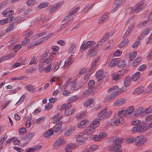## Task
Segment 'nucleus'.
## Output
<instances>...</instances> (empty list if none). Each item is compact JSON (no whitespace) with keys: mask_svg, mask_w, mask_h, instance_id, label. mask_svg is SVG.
Returning a JSON list of instances; mask_svg holds the SVG:
<instances>
[{"mask_svg":"<svg viewBox=\"0 0 152 152\" xmlns=\"http://www.w3.org/2000/svg\"><path fill=\"white\" fill-rule=\"evenodd\" d=\"M145 139L144 136L142 135H139L134 138L132 137L126 138L124 139L125 141L127 142H145Z\"/></svg>","mask_w":152,"mask_h":152,"instance_id":"nucleus-1","label":"nucleus"},{"mask_svg":"<svg viewBox=\"0 0 152 152\" xmlns=\"http://www.w3.org/2000/svg\"><path fill=\"white\" fill-rule=\"evenodd\" d=\"M71 106L70 104H64L61 107V109H65V114L66 115H70L75 111V110L74 109H70L69 107Z\"/></svg>","mask_w":152,"mask_h":152,"instance_id":"nucleus-2","label":"nucleus"},{"mask_svg":"<svg viewBox=\"0 0 152 152\" xmlns=\"http://www.w3.org/2000/svg\"><path fill=\"white\" fill-rule=\"evenodd\" d=\"M148 129V126L146 124L140 125L138 126H135L132 129V131L133 132H138L140 133H143Z\"/></svg>","mask_w":152,"mask_h":152,"instance_id":"nucleus-3","label":"nucleus"},{"mask_svg":"<svg viewBox=\"0 0 152 152\" xmlns=\"http://www.w3.org/2000/svg\"><path fill=\"white\" fill-rule=\"evenodd\" d=\"M80 145H84V143H80V144L78 143L69 144L65 148V151L66 152H72V148H77Z\"/></svg>","mask_w":152,"mask_h":152,"instance_id":"nucleus-4","label":"nucleus"},{"mask_svg":"<svg viewBox=\"0 0 152 152\" xmlns=\"http://www.w3.org/2000/svg\"><path fill=\"white\" fill-rule=\"evenodd\" d=\"M120 143H114L110 145L109 148L110 151L115 150L113 152H122V150L119 148L121 147Z\"/></svg>","mask_w":152,"mask_h":152,"instance_id":"nucleus-5","label":"nucleus"},{"mask_svg":"<svg viewBox=\"0 0 152 152\" xmlns=\"http://www.w3.org/2000/svg\"><path fill=\"white\" fill-rule=\"evenodd\" d=\"M95 44V42L93 41H88L86 42L83 41L81 46V49L83 50H85L87 49L88 48L90 47H91Z\"/></svg>","mask_w":152,"mask_h":152,"instance_id":"nucleus-6","label":"nucleus"},{"mask_svg":"<svg viewBox=\"0 0 152 152\" xmlns=\"http://www.w3.org/2000/svg\"><path fill=\"white\" fill-rule=\"evenodd\" d=\"M144 9L143 5L142 4L138 3L136 4L135 6V8L133 9L130 12V14L132 13H137V12L141 11L143 10Z\"/></svg>","mask_w":152,"mask_h":152,"instance_id":"nucleus-7","label":"nucleus"},{"mask_svg":"<svg viewBox=\"0 0 152 152\" xmlns=\"http://www.w3.org/2000/svg\"><path fill=\"white\" fill-rule=\"evenodd\" d=\"M95 129V127L93 126H91L90 125L89 127H88L85 129L84 131V134L89 135L94 132Z\"/></svg>","mask_w":152,"mask_h":152,"instance_id":"nucleus-8","label":"nucleus"},{"mask_svg":"<svg viewBox=\"0 0 152 152\" xmlns=\"http://www.w3.org/2000/svg\"><path fill=\"white\" fill-rule=\"evenodd\" d=\"M42 146L41 145H35L32 148H28L26 149L25 151V152H35L39 150L42 148Z\"/></svg>","mask_w":152,"mask_h":152,"instance_id":"nucleus-9","label":"nucleus"},{"mask_svg":"<svg viewBox=\"0 0 152 152\" xmlns=\"http://www.w3.org/2000/svg\"><path fill=\"white\" fill-rule=\"evenodd\" d=\"M118 94L113 92L112 93L109 94L107 96L104 100V102H107L114 99L117 95Z\"/></svg>","mask_w":152,"mask_h":152,"instance_id":"nucleus-10","label":"nucleus"},{"mask_svg":"<svg viewBox=\"0 0 152 152\" xmlns=\"http://www.w3.org/2000/svg\"><path fill=\"white\" fill-rule=\"evenodd\" d=\"M76 49V44L74 43H72L70 44L68 50V52L69 54L74 53Z\"/></svg>","mask_w":152,"mask_h":152,"instance_id":"nucleus-11","label":"nucleus"},{"mask_svg":"<svg viewBox=\"0 0 152 152\" xmlns=\"http://www.w3.org/2000/svg\"><path fill=\"white\" fill-rule=\"evenodd\" d=\"M109 141L112 142H121L124 141V139L121 137H113L110 138Z\"/></svg>","mask_w":152,"mask_h":152,"instance_id":"nucleus-12","label":"nucleus"},{"mask_svg":"<svg viewBox=\"0 0 152 152\" xmlns=\"http://www.w3.org/2000/svg\"><path fill=\"white\" fill-rule=\"evenodd\" d=\"M75 129L76 127L75 126H72L70 127L65 132L64 135L66 137L70 136Z\"/></svg>","mask_w":152,"mask_h":152,"instance_id":"nucleus-13","label":"nucleus"},{"mask_svg":"<svg viewBox=\"0 0 152 152\" xmlns=\"http://www.w3.org/2000/svg\"><path fill=\"white\" fill-rule=\"evenodd\" d=\"M90 76V74H87L84 76L83 80H82L80 83L79 85L78 86V88L77 89V91L78 89L81 88L87 82L88 78Z\"/></svg>","mask_w":152,"mask_h":152,"instance_id":"nucleus-14","label":"nucleus"},{"mask_svg":"<svg viewBox=\"0 0 152 152\" xmlns=\"http://www.w3.org/2000/svg\"><path fill=\"white\" fill-rule=\"evenodd\" d=\"M108 14L106 13L101 16L99 20H98V22L99 23H101L103 22L107 21L108 20Z\"/></svg>","mask_w":152,"mask_h":152,"instance_id":"nucleus-15","label":"nucleus"},{"mask_svg":"<svg viewBox=\"0 0 152 152\" xmlns=\"http://www.w3.org/2000/svg\"><path fill=\"white\" fill-rule=\"evenodd\" d=\"M151 30L148 28H146L144 29V31L141 34V36L138 37L139 39H141L142 38L145 37L146 35H148L150 32Z\"/></svg>","mask_w":152,"mask_h":152,"instance_id":"nucleus-16","label":"nucleus"},{"mask_svg":"<svg viewBox=\"0 0 152 152\" xmlns=\"http://www.w3.org/2000/svg\"><path fill=\"white\" fill-rule=\"evenodd\" d=\"M61 121H59L53 127L54 131L55 132H57L59 131L61 129L62 122Z\"/></svg>","mask_w":152,"mask_h":152,"instance_id":"nucleus-17","label":"nucleus"},{"mask_svg":"<svg viewBox=\"0 0 152 152\" xmlns=\"http://www.w3.org/2000/svg\"><path fill=\"white\" fill-rule=\"evenodd\" d=\"M86 113L87 112L85 111H82L80 113H79L77 114L76 116V118L77 120L83 118L85 117Z\"/></svg>","mask_w":152,"mask_h":152,"instance_id":"nucleus-18","label":"nucleus"},{"mask_svg":"<svg viewBox=\"0 0 152 152\" xmlns=\"http://www.w3.org/2000/svg\"><path fill=\"white\" fill-rule=\"evenodd\" d=\"M109 93L113 92L118 94L119 92V88L118 86L115 85L112 88H110L108 90Z\"/></svg>","mask_w":152,"mask_h":152,"instance_id":"nucleus-19","label":"nucleus"},{"mask_svg":"<svg viewBox=\"0 0 152 152\" xmlns=\"http://www.w3.org/2000/svg\"><path fill=\"white\" fill-rule=\"evenodd\" d=\"M125 102V100L123 98H120L117 100L114 103V104L115 106L121 105L123 104Z\"/></svg>","mask_w":152,"mask_h":152,"instance_id":"nucleus-20","label":"nucleus"},{"mask_svg":"<svg viewBox=\"0 0 152 152\" xmlns=\"http://www.w3.org/2000/svg\"><path fill=\"white\" fill-rule=\"evenodd\" d=\"M53 130L52 128L49 129L47 131L45 132L44 134V136L46 138H49L50 135L53 134Z\"/></svg>","mask_w":152,"mask_h":152,"instance_id":"nucleus-21","label":"nucleus"},{"mask_svg":"<svg viewBox=\"0 0 152 152\" xmlns=\"http://www.w3.org/2000/svg\"><path fill=\"white\" fill-rule=\"evenodd\" d=\"M143 86H140L136 88L133 92V94H139L141 93L144 90Z\"/></svg>","mask_w":152,"mask_h":152,"instance_id":"nucleus-22","label":"nucleus"},{"mask_svg":"<svg viewBox=\"0 0 152 152\" xmlns=\"http://www.w3.org/2000/svg\"><path fill=\"white\" fill-rule=\"evenodd\" d=\"M83 135V133H79L76 135L77 141L78 142H83L84 141L85 139L83 138L82 136Z\"/></svg>","mask_w":152,"mask_h":152,"instance_id":"nucleus-23","label":"nucleus"},{"mask_svg":"<svg viewBox=\"0 0 152 152\" xmlns=\"http://www.w3.org/2000/svg\"><path fill=\"white\" fill-rule=\"evenodd\" d=\"M126 113V110L123 108H120L118 110V115L120 118H122Z\"/></svg>","mask_w":152,"mask_h":152,"instance_id":"nucleus-24","label":"nucleus"},{"mask_svg":"<svg viewBox=\"0 0 152 152\" xmlns=\"http://www.w3.org/2000/svg\"><path fill=\"white\" fill-rule=\"evenodd\" d=\"M14 13L12 10H9L8 9L2 12V14L5 17H8L11 16Z\"/></svg>","mask_w":152,"mask_h":152,"instance_id":"nucleus-25","label":"nucleus"},{"mask_svg":"<svg viewBox=\"0 0 152 152\" xmlns=\"http://www.w3.org/2000/svg\"><path fill=\"white\" fill-rule=\"evenodd\" d=\"M96 48H93L90 49L88 52L87 54L88 55H90V56L92 57L94 56L96 53Z\"/></svg>","mask_w":152,"mask_h":152,"instance_id":"nucleus-26","label":"nucleus"},{"mask_svg":"<svg viewBox=\"0 0 152 152\" xmlns=\"http://www.w3.org/2000/svg\"><path fill=\"white\" fill-rule=\"evenodd\" d=\"M101 121V118H97L95 119H94L92 122V124H90L91 126H94L95 127H95H97L98 125V124H99V123Z\"/></svg>","mask_w":152,"mask_h":152,"instance_id":"nucleus-27","label":"nucleus"},{"mask_svg":"<svg viewBox=\"0 0 152 152\" xmlns=\"http://www.w3.org/2000/svg\"><path fill=\"white\" fill-rule=\"evenodd\" d=\"M59 116V114L58 113H57L53 116L52 118L54 119L53 121V123H56L58 121H59L60 120L63 118L62 116H60L59 117H58Z\"/></svg>","mask_w":152,"mask_h":152,"instance_id":"nucleus-28","label":"nucleus"},{"mask_svg":"<svg viewBox=\"0 0 152 152\" xmlns=\"http://www.w3.org/2000/svg\"><path fill=\"white\" fill-rule=\"evenodd\" d=\"M26 89L29 92L32 93H35L36 90H35L34 86L31 85H29L26 86Z\"/></svg>","mask_w":152,"mask_h":152,"instance_id":"nucleus-29","label":"nucleus"},{"mask_svg":"<svg viewBox=\"0 0 152 152\" xmlns=\"http://www.w3.org/2000/svg\"><path fill=\"white\" fill-rule=\"evenodd\" d=\"M104 71L102 70H98L96 73L95 76L97 78H102L104 77Z\"/></svg>","mask_w":152,"mask_h":152,"instance_id":"nucleus-30","label":"nucleus"},{"mask_svg":"<svg viewBox=\"0 0 152 152\" xmlns=\"http://www.w3.org/2000/svg\"><path fill=\"white\" fill-rule=\"evenodd\" d=\"M88 121L87 120H85L81 122L78 125V127L79 128H83L85 127L86 123H88Z\"/></svg>","mask_w":152,"mask_h":152,"instance_id":"nucleus-31","label":"nucleus"},{"mask_svg":"<svg viewBox=\"0 0 152 152\" xmlns=\"http://www.w3.org/2000/svg\"><path fill=\"white\" fill-rule=\"evenodd\" d=\"M131 81V78L129 77H126L124 82V86L126 87L128 86L130 84Z\"/></svg>","mask_w":152,"mask_h":152,"instance_id":"nucleus-32","label":"nucleus"},{"mask_svg":"<svg viewBox=\"0 0 152 152\" xmlns=\"http://www.w3.org/2000/svg\"><path fill=\"white\" fill-rule=\"evenodd\" d=\"M78 97V96L76 95L69 98L68 100V104H70L71 103L76 101Z\"/></svg>","mask_w":152,"mask_h":152,"instance_id":"nucleus-33","label":"nucleus"},{"mask_svg":"<svg viewBox=\"0 0 152 152\" xmlns=\"http://www.w3.org/2000/svg\"><path fill=\"white\" fill-rule=\"evenodd\" d=\"M140 73L139 72H136L132 76V80L133 81H135L137 80L140 75Z\"/></svg>","mask_w":152,"mask_h":152,"instance_id":"nucleus-34","label":"nucleus"},{"mask_svg":"<svg viewBox=\"0 0 152 152\" xmlns=\"http://www.w3.org/2000/svg\"><path fill=\"white\" fill-rule=\"evenodd\" d=\"M34 135V133H28L26 135L25 139L27 141H29L32 138Z\"/></svg>","mask_w":152,"mask_h":152,"instance_id":"nucleus-35","label":"nucleus"},{"mask_svg":"<svg viewBox=\"0 0 152 152\" xmlns=\"http://www.w3.org/2000/svg\"><path fill=\"white\" fill-rule=\"evenodd\" d=\"M120 59L119 58H115L113 59L111 61L110 65V66H113L115 65L118 62L119 60H120Z\"/></svg>","mask_w":152,"mask_h":152,"instance_id":"nucleus-36","label":"nucleus"},{"mask_svg":"<svg viewBox=\"0 0 152 152\" xmlns=\"http://www.w3.org/2000/svg\"><path fill=\"white\" fill-rule=\"evenodd\" d=\"M124 119L123 118L117 119L115 121V124L116 125H120L124 123Z\"/></svg>","mask_w":152,"mask_h":152,"instance_id":"nucleus-37","label":"nucleus"},{"mask_svg":"<svg viewBox=\"0 0 152 152\" xmlns=\"http://www.w3.org/2000/svg\"><path fill=\"white\" fill-rule=\"evenodd\" d=\"M12 57V56L10 54L7 55L5 56H4L1 57L0 59L1 61H5L7 60L11 59Z\"/></svg>","mask_w":152,"mask_h":152,"instance_id":"nucleus-38","label":"nucleus"},{"mask_svg":"<svg viewBox=\"0 0 152 152\" xmlns=\"http://www.w3.org/2000/svg\"><path fill=\"white\" fill-rule=\"evenodd\" d=\"M134 110V107L133 106H130L126 110V113L129 115L132 113Z\"/></svg>","mask_w":152,"mask_h":152,"instance_id":"nucleus-39","label":"nucleus"},{"mask_svg":"<svg viewBox=\"0 0 152 152\" xmlns=\"http://www.w3.org/2000/svg\"><path fill=\"white\" fill-rule=\"evenodd\" d=\"M120 73V72H119ZM120 75L119 73H115L113 74L112 75V78L113 80H117L120 78V77L119 75Z\"/></svg>","mask_w":152,"mask_h":152,"instance_id":"nucleus-40","label":"nucleus"},{"mask_svg":"<svg viewBox=\"0 0 152 152\" xmlns=\"http://www.w3.org/2000/svg\"><path fill=\"white\" fill-rule=\"evenodd\" d=\"M94 81L93 80H91L88 82V88H92L93 89V87L94 86Z\"/></svg>","mask_w":152,"mask_h":152,"instance_id":"nucleus-41","label":"nucleus"},{"mask_svg":"<svg viewBox=\"0 0 152 152\" xmlns=\"http://www.w3.org/2000/svg\"><path fill=\"white\" fill-rule=\"evenodd\" d=\"M49 4L47 2H42L38 6L39 8L42 9L48 6Z\"/></svg>","mask_w":152,"mask_h":152,"instance_id":"nucleus-42","label":"nucleus"},{"mask_svg":"<svg viewBox=\"0 0 152 152\" xmlns=\"http://www.w3.org/2000/svg\"><path fill=\"white\" fill-rule=\"evenodd\" d=\"M128 42V41L127 40L124 39L118 45V47L119 48H121L126 45L127 44Z\"/></svg>","mask_w":152,"mask_h":152,"instance_id":"nucleus-43","label":"nucleus"},{"mask_svg":"<svg viewBox=\"0 0 152 152\" xmlns=\"http://www.w3.org/2000/svg\"><path fill=\"white\" fill-rule=\"evenodd\" d=\"M93 99H90L86 101L84 103V105L85 107L89 106L93 102Z\"/></svg>","mask_w":152,"mask_h":152,"instance_id":"nucleus-44","label":"nucleus"},{"mask_svg":"<svg viewBox=\"0 0 152 152\" xmlns=\"http://www.w3.org/2000/svg\"><path fill=\"white\" fill-rule=\"evenodd\" d=\"M51 65L50 64H49L44 68V71L46 73H48L50 72L51 70Z\"/></svg>","mask_w":152,"mask_h":152,"instance_id":"nucleus-45","label":"nucleus"},{"mask_svg":"<svg viewBox=\"0 0 152 152\" xmlns=\"http://www.w3.org/2000/svg\"><path fill=\"white\" fill-rule=\"evenodd\" d=\"M77 83L75 81L72 82L70 85L71 89L72 91L75 90L76 89V86Z\"/></svg>","mask_w":152,"mask_h":152,"instance_id":"nucleus-46","label":"nucleus"},{"mask_svg":"<svg viewBox=\"0 0 152 152\" xmlns=\"http://www.w3.org/2000/svg\"><path fill=\"white\" fill-rule=\"evenodd\" d=\"M98 60V59H95L93 62L91 66V71H93L95 69V67L96 65V63Z\"/></svg>","mask_w":152,"mask_h":152,"instance_id":"nucleus-47","label":"nucleus"},{"mask_svg":"<svg viewBox=\"0 0 152 152\" xmlns=\"http://www.w3.org/2000/svg\"><path fill=\"white\" fill-rule=\"evenodd\" d=\"M20 142V141L18 140L15 139L14 137H12L9 139L8 140H7L6 142Z\"/></svg>","mask_w":152,"mask_h":152,"instance_id":"nucleus-48","label":"nucleus"},{"mask_svg":"<svg viewBox=\"0 0 152 152\" xmlns=\"http://www.w3.org/2000/svg\"><path fill=\"white\" fill-rule=\"evenodd\" d=\"M107 136V134L105 133L102 132L100 133L98 135L99 140L100 141L102 139L106 138Z\"/></svg>","mask_w":152,"mask_h":152,"instance_id":"nucleus-49","label":"nucleus"},{"mask_svg":"<svg viewBox=\"0 0 152 152\" xmlns=\"http://www.w3.org/2000/svg\"><path fill=\"white\" fill-rule=\"evenodd\" d=\"M127 72V70L122 69H121L120 70H119V71L117 72V73H119V72H120L119 74H120V75H119V77L120 78H121L122 76L124 74H125V73Z\"/></svg>","mask_w":152,"mask_h":152,"instance_id":"nucleus-50","label":"nucleus"},{"mask_svg":"<svg viewBox=\"0 0 152 152\" xmlns=\"http://www.w3.org/2000/svg\"><path fill=\"white\" fill-rule=\"evenodd\" d=\"M137 52L135 51L133 53L130 54L129 58L131 61L134 59V58L137 56Z\"/></svg>","mask_w":152,"mask_h":152,"instance_id":"nucleus-51","label":"nucleus"},{"mask_svg":"<svg viewBox=\"0 0 152 152\" xmlns=\"http://www.w3.org/2000/svg\"><path fill=\"white\" fill-rule=\"evenodd\" d=\"M143 112V110L142 108H140L134 112V115L136 116L138 115L140 113H141Z\"/></svg>","mask_w":152,"mask_h":152,"instance_id":"nucleus-52","label":"nucleus"},{"mask_svg":"<svg viewBox=\"0 0 152 152\" xmlns=\"http://www.w3.org/2000/svg\"><path fill=\"white\" fill-rule=\"evenodd\" d=\"M117 65L119 67H123L125 65V61L124 60H121L120 61L119 60L118 61Z\"/></svg>","mask_w":152,"mask_h":152,"instance_id":"nucleus-53","label":"nucleus"},{"mask_svg":"<svg viewBox=\"0 0 152 152\" xmlns=\"http://www.w3.org/2000/svg\"><path fill=\"white\" fill-rule=\"evenodd\" d=\"M141 60V57H139L138 58H137V59H135L133 64V66H137V65L138 64L140 63V62Z\"/></svg>","mask_w":152,"mask_h":152,"instance_id":"nucleus-54","label":"nucleus"},{"mask_svg":"<svg viewBox=\"0 0 152 152\" xmlns=\"http://www.w3.org/2000/svg\"><path fill=\"white\" fill-rule=\"evenodd\" d=\"M141 122L140 121L137 119L134 120L131 123L132 125L137 126Z\"/></svg>","mask_w":152,"mask_h":152,"instance_id":"nucleus-55","label":"nucleus"},{"mask_svg":"<svg viewBox=\"0 0 152 152\" xmlns=\"http://www.w3.org/2000/svg\"><path fill=\"white\" fill-rule=\"evenodd\" d=\"M93 90L92 88H88L85 90L83 93V94L85 95H87L91 93Z\"/></svg>","mask_w":152,"mask_h":152,"instance_id":"nucleus-56","label":"nucleus"},{"mask_svg":"<svg viewBox=\"0 0 152 152\" xmlns=\"http://www.w3.org/2000/svg\"><path fill=\"white\" fill-rule=\"evenodd\" d=\"M73 62V60H72V57L69 58L68 60V61L67 62L66 64V65L67 66V68H68V67L70 66L72 64V63Z\"/></svg>","mask_w":152,"mask_h":152,"instance_id":"nucleus-57","label":"nucleus"},{"mask_svg":"<svg viewBox=\"0 0 152 152\" xmlns=\"http://www.w3.org/2000/svg\"><path fill=\"white\" fill-rule=\"evenodd\" d=\"M106 111L107 110L106 109H104L102 110V111L98 114V117L99 118L102 117L103 115H105Z\"/></svg>","mask_w":152,"mask_h":152,"instance_id":"nucleus-58","label":"nucleus"},{"mask_svg":"<svg viewBox=\"0 0 152 152\" xmlns=\"http://www.w3.org/2000/svg\"><path fill=\"white\" fill-rule=\"evenodd\" d=\"M35 3V0H28L26 1V4L28 6L34 4Z\"/></svg>","mask_w":152,"mask_h":152,"instance_id":"nucleus-59","label":"nucleus"},{"mask_svg":"<svg viewBox=\"0 0 152 152\" xmlns=\"http://www.w3.org/2000/svg\"><path fill=\"white\" fill-rule=\"evenodd\" d=\"M22 45H21L19 44L17 45H15L14 47V50L15 52H17L21 48Z\"/></svg>","mask_w":152,"mask_h":152,"instance_id":"nucleus-60","label":"nucleus"},{"mask_svg":"<svg viewBox=\"0 0 152 152\" xmlns=\"http://www.w3.org/2000/svg\"><path fill=\"white\" fill-rule=\"evenodd\" d=\"M32 31H30L29 30H28L25 32L24 35L26 37H28L32 34Z\"/></svg>","mask_w":152,"mask_h":152,"instance_id":"nucleus-61","label":"nucleus"},{"mask_svg":"<svg viewBox=\"0 0 152 152\" xmlns=\"http://www.w3.org/2000/svg\"><path fill=\"white\" fill-rule=\"evenodd\" d=\"M70 93V92L68 90H64L62 92V95L66 96H69Z\"/></svg>","mask_w":152,"mask_h":152,"instance_id":"nucleus-62","label":"nucleus"},{"mask_svg":"<svg viewBox=\"0 0 152 152\" xmlns=\"http://www.w3.org/2000/svg\"><path fill=\"white\" fill-rule=\"evenodd\" d=\"M14 25L11 24L6 29V31L7 32H9L12 31L14 28Z\"/></svg>","mask_w":152,"mask_h":152,"instance_id":"nucleus-63","label":"nucleus"},{"mask_svg":"<svg viewBox=\"0 0 152 152\" xmlns=\"http://www.w3.org/2000/svg\"><path fill=\"white\" fill-rule=\"evenodd\" d=\"M145 119L147 121L152 122V115H150L147 116L145 117Z\"/></svg>","mask_w":152,"mask_h":152,"instance_id":"nucleus-64","label":"nucleus"}]
</instances>
